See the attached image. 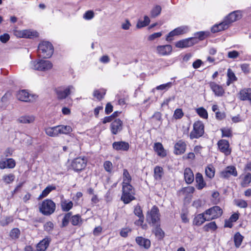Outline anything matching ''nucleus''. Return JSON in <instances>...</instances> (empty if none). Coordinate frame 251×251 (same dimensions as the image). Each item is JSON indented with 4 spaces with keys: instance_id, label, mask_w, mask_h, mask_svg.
I'll return each mask as SVG.
<instances>
[{
    "instance_id": "f257e3e1",
    "label": "nucleus",
    "mask_w": 251,
    "mask_h": 251,
    "mask_svg": "<svg viewBox=\"0 0 251 251\" xmlns=\"http://www.w3.org/2000/svg\"><path fill=\"white\" fill-rule=\"evenodd\" d=\"M53 47L49 42L43 41L38 46V53L40 57L50 58L53 53Z\"/></svg>"
},
{
    "instance_id": "f03ea898",
    "label": "nucleus",
    "mask_w": 251,
    "mask_h": 251,
    "mask_svg": "<svg viewBox=\"0 0 251 251\" xmlns=\"http://www.w3.org/2000/svg\"><path fill=\"white\" fill-rule=\"evenodd\" d=\"M55 203L50 199L43 201L39 206L40 211L46 216L52 214L55 211Z\"/></svg>"
},
{
    "instance_id": "7ed1b4c3",
    "label": "nucleus",
    "mask_w": 251,
    "mask_h": 251,
    "mask_svg": "<svg viewBox=\"0 0 251 251\" xmlns=\"http://www.w3.org/2000/svg\"><path fill=\"white\" fill-rule=\"evenodd\" d=\"M123 193L121 200L124 203L127 204L135 199L134 190L131 185H123Z\"/></svg>"
},
{
    "instance_id": "20e7f679",
    "label": "nucleus",
    "mask_w": 251,
    "mask_h": 251,
    "mask_svg": "<svg viewBox=\"0 0 251 251\" xmlns=\"http://www.w3.org/2000/svg\"><path fill=\"white\" fill-rule=\"evenodd\" d=\"M146 220L150 226L156 225L160 223V214L159 209L156 206H153L146 216Z\"/></svg>"
},
{
    "instance_id": "39448f33",
    "label": "nucleus",
    "mask_w": 251,
    "mask_h": 251,
    "mask_svg": "<svg viewBox=\"0 0 251 251\" xmlns=\"http://www.w3.org/2000/svg\"><path fill=\"white\" fill-rule=\"evenodd\" d=\"M31 67L35 70L47 71L52 68V64L49 60H39L31 62Z\"/></svg>"
},
{
    "instance_id": "423d86ee",
    "label": "nucleus",
    "mask_w": 251,
    "mask_h": 251,
    "mask_svg": "<svg viewBox=\"0 0 251 251\" xmlns=\"http://www.w3.org/2000/svg\"><path fill=\"white\" fill-rule=\"evenodd\" d=\"M207 216V221H209L221 217L223 214V210L218 206H214L204 211Z\"/></svg>"
},
{
    "instance_id": "0eeeda50",
    "label": "nucleus",
    "mask_w": 251,
    "mask_h": 251,
    "mask_svg": "<svg viewBox=\"0 0 251 251\" xmlns=\"http://www.w3.org/2000/svg\"><path fill=\"white\" fill-rule=\"evenodd\" d=\"M204 133V125L202 122L197 121L193 125V129L190 133V138L191 139L199 138L202 136Z\"/></svg>"
},
{
    "instance_id": "6e6552de",
    "label": "nucleus",
    "mask_w": 251,
    "mask_h": 251,
    "mask_svg": "<svg viewBox=\"0 0 251 251\" xmlns=\"http://www.w3.org/2000/svg\"><path fill=\"white\" fill-rule=\"evenodd\" d=\"M87 160L84 157H79L74 159L71 163L72 169L75 171H80L85 168L86 166Z\"/></svg>"
},
{
    "instance_id": "1a4fd4ad",
    "label": "nucleus",
    "mask_w": 251,
    "mask_h": 251,
    "mask_svg": "<svg viewBox=\"0 0 251 251\" xmlns=\"http://www.w3.org/2000/svg\"><path fill=\"white\" fill-rule=\"evenodd\" d=\"M189 27L188 26L184 25L178 27L173 30L171 31L166 36V40L167 41H171L173 39L172 37L175 36H178L180 35L184 34L189 31Z\"/></svg>"
},
{
    "instance_id": "9d476101",
    "label": "nucleus",
    "mask_w": 251,
    "mask_h": 251,
    "mask_svg": "<svg viewBox=\"0 0 251 251\" xmlns=\"http://www.w3.org/2000/svg\"><path fill=\"white\" fill-rule=\"evenodd\" d=\"M14 34L20 38H32L38 36V33L35 31L31 30H16L14 32Z\"/></svg>"
},
{
    "instance_id": "9b49d317",
    "label": "nucleus",
    "mask_w": 251,
    "mask_h": 251,
    "mask_svg": "<svg viewBox=\"0 0 251 251\" xmlns=\"http://www.w3.org/2000/svg\"><path fill=\"white\" fill-rule=\"evenodd\" d=\"M198 42L196 38H189L178 41L176 46L179 48H188L192 46Z\"/></svg>"
},
{
    "instance_id": "f8f14e48",
    "label": "nucleus",
    "mask_w": 251,
    "mask_h": 251,
    "mask_svg": "<svg viewBox=\"0 0 251 251\" xmlns=\"http://www.w3.org/2000/svg\"><path fill=\"white\" fill-rule=\"evenodd\" d=\"M17 98L19 100L25 102H31L35 99V96L30 95L25 90L19 91L17 94Z\"/></svg>"
},
{
    "instance_id": "ddd939ff",
    "label": "nucleus",
    "mask_w": 251,
    "mask_h": 251,
    "mask_svg": "<svg viewBox=\"0 0 251 251\" xmlns=\"http://www.w3.org/2000/svg\"><path fill=\"white\" fill-rule=\"evenodd\" d=\"M74 91L75 87L73 85H69L64 89L58 90L56 91L57 98L60 100L64 99Z\"/></svg>"
},
{
    "instance_id": "4468645a",
    "label": "nucleus",
    "mask_w": 251,
    "mask_h": 251,
    "mask_svg": "<svg viewBox=\"0 0 251 251\" xmlns=\"http://www.w3.org/2000/svg\"><path fill=\"white\" fill-rule=\"evenodd\" d=\"M110 129L113 134H117L123 129V122L119 119L115 120L111 124Z\"/></svg>"
},
{
    "instance_id": "2eb2a0df",
    "label": "nucleus",
    "mask_w": 251,
    "mask_h": 251,
    "mask_svg": "<svg viewBox=\"0 0 251 251\" xmlns=\"http://www.w3.org/2000/svg\"><path fill=\"white\" fill-rule=\"evenodd\" d=\"M218 146L221 151L224 153L225 155H227L231 152L229 149V144L227 141L226 140H221L218 143Z\"/></svg>"
},
{
    "instance_id": "dca6fc26",
    "label": "nucleus",
    "mask_w": 251,
    "mask_h": 251,
    "mask_svg": "<svg viewBox=\"0 0 251 251\" xmlns=\"http://www.w3.org/2000/svg\"><path fill=\"white\" fill-rule=\"evenodd\" d=\"M157 53L161 55H167L170 54L172 51V47L170 45L158 46L156 47Z\"/></svg>"
},
{
    "instance_id": "f3484780",
    "label": "nucleus",
    "mask_w": 251,
    "mask_h": 251,
    "mask_svg": "<svg viewBox=\"0 0 251 251\" xmlns=\"http://www.w3.org/2000/svg\"><path fill=\"white\" fill-rule=\"evenodd\" d=\"M230 176H237V172L234 166L227 167L224 171L221 173V176L223 178H228Z\"/></svg>"
},
{
    "instance_id": "a211bd4d",
    "label": "nucleus",
    "mask_w": 251,
    "mask_h": 251,
    "mask_svg": "<svg viewBox=\"0 0 251 251\" xmlns=\"http://www.w3.org/2000/svg\"><path fill=\"white\" fill-rule=\"evenodd\" d=\"M241 18V12L239 11H236L230 13L225 19V21L229 25L230 24L233 23L236 20L240 19Z\"/></svg>"
},
{
    "instance_id": "6ab92c4d",
    "label": "nucleus",
    "mask_w": 251,
    "mask_h": 251,
    "mask_svg": "<svg viewBox=\"0 0 251 251\" xmlns=\"http://www.w3.org/2000/svg\"><path fill=\"white\" fill-rule=\"evenodd\" d=\"M112 146L113 149L117 151H127L129 147V144L124 141L114 142Z\"/></svg>"
},
{
    "instance_id": "aec40b11",
    "label": "nucleus",
    "mask_w": 251,
    "mask_h": 251,
    "mask_svg": "<svg viewBox=\"0 0 251 251\" xmlns=\"http://www.w3.org/2000/svg\"><path fill=\"white\" fill-rule=\"evenodd\" d=\"M209 85L216 96L220 97L224 94L225 91L223 87L215 82H210Z\"/></svg>"
},
{
    "instance_id": "412c9836",
    "label": "nucleus",
    "mask_w": 251,
    "mask_h": 251,
    "mask_svg": "<svg viewBox=\"0 0 251 251\" xmlns=\"http://www.w3.org/2000/svg\"><path fill=\"white\" fill-rule=\"evenodd\" d=\"M134 213L139 218L138 220L135 222V224L137 226L142 225L144 222V217L141 207L139 205H136L134 208Z\"/></svg>"
},
{
    "instance_id": "4be33fe9",
    "label": "nucleus",
    "mask_w": 251,
    "mask_h": 251,
    "mask_svg": "<svg viewBox=\"0 0 251 251\" xmlns=\"http://www.w3.org/2000/svg\"><path fill=\"white\" fill-rule=\"evenodd\" d=\"M50 240L45 238L41 241L36 246V250L34 251H45L48 247Z\"/></svg>"
},
{
    "instance_id": "5701e85b",
    "label": "nucleus",
    "mask_w": 251,
    "mask_h": 251,
    "mask_svg": "<svg viewBox=\"0 0 251 251\" xmlns=\"http://www.w3.org/2000/svg\"><path fill=\"white\" fill-rule=\"evenodd\" d=\"M186 150L185 143L180 140L178 141L175 145V153L176 154H180L183 153Z\"/></svg>"
},
{
    "instance_id": "b1692460",
    "label": "nucleus",
    "mask_w": 251,
    "mask_h": 251,
    "mask_svg": "<svg viewBox=\"0 0 251 251\" xmlns=\"http://www.w3.org/2000/svg\"><path fill=\"white\" fill-rule=\"evenodd\" d=\"M184 176L185 180L187 184H191L194 181V174L191 169L187 168L185 169Z\"/></svg>"
},
{
    "instance_id": "393cba45",
    "label": "nucleus",
    "mask_w": 251,
    "mask_h": 251,
    "mask_svg": "<svg viewBox=\"0 0 251 251\" xmlns=\"http://www.w3.org/2000/svg\"><path fill=\"white\" fill-rule=\"evenodd\" d=\"M207 216L204 212L202 213L197 215L194 219L193 224L200 226L205 221H207Z\"/></svg>"
},
{
    "instance_id": "a878e982",
    "label": "nucleus",
    "mask_w": 251,
    "mask_h": 251,
    "mask_svg": "<svg viewBox=\"0 0 251 251\" xmlns=\"http://www.w3.org/2000/svg\"><path fill=\"white\" fill-rule=\"evenodd\" d=\"M35 117L33 115H24L20 117L17 121L21 124H30L33 123Z\"/></svg>"
},
{
    "instance_id": "bb28decb",
    "label": "nucleus",
    "mask_w": 251,
    "mask_h": 251,
    "mask_svg": "<svg viewBox=\"0 0 251 251\" xmlns=\"http://www.w3.org/2000/svg\"><path fill=\"white\" fill-rule=\"evenodd\" d=\"M228 26L229 25H227V23L224 21L218 25H214L211 28V31L213 33L219 32L227 28Z\"/></svg>"
},
{
    "instance_id": "cd10ccee",
    "label": "nucleus",
    "mask_w": 251,
    "mask_h": 251,
    "mask_svg": "<svg viewBox=\"0 0 251 251\" xmlns=\"http://www.w3.org/2000/svg\"><path fill=\"white\" fill-rule=\"evenodd\" d=\"M136 242L138 245L144 247L145 249H148L151 246V242L148 239L142 237H137L136 238Z\"/></svg>"
},
{
    "instance_id": "c85d7f7f",
    "label": "nucleus",
    "mask_w": 251,
    "mask_h": 251,
    "mask_svg": "<svg viewBox=\"0 0 251 251\" xmlns=\"http://www.w3.org/2000/svg\"><path fill=\"white\" fill-rule=\"evenodd\" d=\"M58 126L53 127H48L45 128L46 134L50 137H56L59 133L58 131Z\"/></svg>"
},
{
    "instance_id": "c756f323",
    "label": "nucleus",
    "mask_w": 251,
    "mask_h": 251,
    "mask_svg": "<svg viewBox=\"0 0 251 251\" xmlns=\"http://www.w3.org/2000/svg\"><path fill=\"white\" fill-rule=\"evenodd\" d=\"M196 181L197 183L196 187L199 190L202 189L206 185L202 175L199 173L196 175Z\"/></svg>"
},
{
    "instance_id": "7c9ffc66",
    "label": "nucleus",
    "mask_w": 251,
    "mask_h": 251,
    "mask_svg": "<svg viewBox=\"0 0 251 251\" xmlns=\"http://www.w3.org/2000/svg\"><path fill=\"white\" fill-rule=\"evenodd\" d=\"M154 150L159 156L164 157L166 155L164 148L160 143H155L154 145Z\"/></svg>"
},
{
    "instance_id": "2f4dec72",
    "label": "nucleus",
    "mask_w": 251,
    "mask_h": 251,
    "mask_svg": "<svg viewBox=\"0 0 251 251\" xmlns=\"http://www.w3.org/2000/svg\"><path fill=\"white\" fill-rule=\"evenodd\" d=\"M153 227L152 232L154 233L156 236L159 238H163L164 235V232L160 227V223L156 224V225L151 226Z\"/></svg>"
},
{
    "instance_id": "473e14b6",
    "label": "nucleus",
    "mask_w": 251,
    "mask_h": 251,
    "mask_svg": "<svg viewBox=\"0 0 251 251\" xmlns=\"http://www.w3.org/2000/svg\"><path fill=\"white\" fill-rule=\"evenodd\" d=\"M61 206L63 211H68L73 206L72 201L67 200H62L61 202Z\"/></svg>"
},
{
    "instance_id": "72a5a7b5",
    "label": "nucleus",
    "mask_w": 251,
    "mask_h": 251,
    "mask_svg": "<svg viewBox=\"0 0 251 251\" xmlns=\"http://www.w3.org/2000/svg\"><path fill=\"white\" fill-rule=\"evenodd\" d=\"M58 131L60 134H67L72 131V127L69 126L59 125L58 126Z\"/></svg>"
},
{
    "instance_id": "f704fd0d",
    "label": "nucleus",
    "mask_w": 251,
    "mask_h": 251,
    "mask_svg": "<svg viewBox=\"0 0 251 251\" xmlns=\"http://www.w3.org/2000/svg\"><path fill=\"white\" fill-rule=\"evenodd\" d=\"M56 187L54 185L48 186L42 192L41 194L39 196V199H42L46 197L48 195L52 190H55Z\"/></svg>"
},
{
    "instance_id": "c9c22d12",
    "label": "nucleus",
    "mask_w": 251,
    "mask_h": 251,
    "mask_svg": "<svg viewBox=\"0 0 251 251\" xmlns=\"http://www.w3.org/2000/svg\"><path fill=\"white\" fill-rule=\"evenodd\" d=\"M131 180V177L128 171L126 169L124 170L123 172V185H130V182Z\"/></svg>"
},
{
    "instance_id": "e433bc0d",
    "label": "nucleus",
    "mask_w": 251,
    "mask_h": 251,
    "mask_svg": "<svg viewBox=\"0 0 251 251\" xmlns=\"http://www.w3.org/2000/svg\"><path fill=\"white\" fill-rule=\"evenodd\" d=\"M144 21H139L136 24L137 28H141L148 25L150 22V20L147 16H144Z\"/></svg>"
},
{
    "instance_id": "4c0bfd02",
    "label": "nucleus",
    "mask_w": 251,
    "mask_h": 251,
    "mask_svg": "<svg viewBox=\"0 0 251 251\" xmlns=\"http://www.w3.org/2000/svg\"><path fill=\"white\" fill-rule=\"evenodd\" d=\"M71 222L73 226H80L82 223V219L79 215L71 217Z\"/></svg>"
},
{
    "instance_id": "58836bf2",
    "label": "nucleus",
    "mask_w": 251,
    "mask_h": 251,
    "mask_svg": "<svg viewBox=\"0 0 251 251\" xmlns=\"http://www.w3.org/2000/svg\"><path fill=\"white\" fill-rule=\"evenodd\" d=\"M243 239V236L239 232H237L234 237V241L236 247L239 248Z\"/></svg>"
},
{
    "instance_id": "ea45409f",
    "label": "nucleus",
    "mask_w": 251,
    "mask_h": 251,
    "mask_svg": "<svg viewBox=\"0 0 251 251\" xmlns=\"http://www.w3.org/2000/svg\"><path fill=\"white\" fill-rule=\"evenodd\" d=\"M154 177L157 180L161 179L163 175V169L161 167L156 166L154 169Z\"/></svg>"
},
{
    "instance_id": "a19ab883",
    "label": "nucleus",
    "mask_w": 251,
    "mask_h": 251,
    "mask_svg": "<svg viewBox=\"0 0 251 251\" xmlns=\"http://www.w3.org/2000/svg\"><path fill=\"white\" fill-rule=\"evenodd\" d=\"M205 173L207 177L212 178L214 177L215 174L214 167L212 165H209L205 168Z\"/></svg>"
},
{
    "instance_id": "79ce46f5",
    "label": "nucleus",
    "mask_w": 251,
    "mask_h": 251,
    "mask_svg": "<svg viewBox=\"0 0 251 251\" xmlns=\"http://www.w3.org/2000/svg\"><path fill=\"white\" fill-rule=\"evenodd\" d=\"M217 228V226L215 222H211L203 226V229L205 231H208L209 230L214 231Z\"/></svg>"
},
{
    "instance_id": "37998d69",
    "label": "nucleus",
    "mask_w": 251,
    "mask_h": 251,
    "mask_svg": "<svg viewBox=\"0 0 251 251\" xmlns=\"http://www.w3.org/2000/svg\"><path fill=\"white\" fill-rule=\"evenodd\" d=\"M197 114L201 118L207 119L208 118V113L206 110L202 107L196 109Z\"/></svg>"
},
{
    "instance_id": "c03bdc74",
    "label": "nucleus",
    "mask_w": 251,
    "mask_h": 251,
    "mask_svg": "<svg viewBox=\"0 0 251 251\" xmlns=\"http://www.w3.org/2000/svg\"><path fill=\"white\" fill-rule=\"evenodd\" d=\"M251 182V174L247 173L244 176L242 185L243 187H247Z\"/></svg>"
},
{
    "instance_id": "a18cd8bd",
    "label": "nucleus",
    "mask_w": 251,
    "mask_h": 251,
    "mask_svg": "<svg viewBox=\"0 0 251 251\" xmlns=\"http://www.w3.org/2000/svg\"><path fill=\"white\" fill-rule=\"evenodd\" d=\"M161 11V7L159 5H156L151 10V14L152 17L158 16Z\"/></svg>"
},
{
    "instance_id": "49530a36",
    "label": "nucleus",
    "mask_w": 251,
    "mask_h": 251,
    "mask_svg": "<svg viewBox=\"0 0 251 251\" xmlns=\"http://www.w3.org/2000/svg\"><path fill=\"white\" fill-rule=\"evenodd\" d=\"M20 234V230L17 228L12 229L10 232V236L13 239L18 238Z\"/></svg>"
},
{
    "instance_id": "de8ad7c7",
    "label": "nucleus",
    "mask_w": 251,
    "mask_h": 251,
    "mask_svg": "<svg viewBox=\"0 0 251 251\" xmlns=\"http://www.w3.org/2000/svg\"><path fill=\"white\" fill-rule=\"evenodd\" d=\"M235 204L240 208H246L248 206V203L245 200L239 199L234 201Z\"/></svg>"
},
{
    "instance_id": "09e8293b",
    "label": "nucleus",
    "mask_w": 251,
    "mask_h": 251,
    "mask_svg": "<svg viewBox=\"0 0 251 251\" xmlns=\"http://www.w3.org/2000/svg\"><path fill=\"white\" fill-rule=\"evenodd\" d=\"M172 86V83L170 82L168 83H167L166 84H163L160 85L158 86H157L155 89L158 90H168L170 88H171Z\"/></svg>"
},
{
    "instance_id": "8fccbe9b",
    "label": "nucleus",
    "mask_w": 251,
    "mask_h": 251,
    "mask_svg": "<svg viewBox=\"0 0 251 251\" xmlns=\"http://www.w3.org/2000/svg\"><path fill=\"white\" fill-rule=\"evenodd\" d=\"M72 214L71 212H69L65 214L64 218L62 219V226H65L69 224V221L71 219Z\"/></svg>"
},
{
    "instance_id": "3c124183",
    "label": "nucleus",
    "mask_w": 251,
    "mask_h": 251,
    "mask_svg": "<svg viewBox=\"0 0 251 251\" xmlns=\"http://www.w3.org/2000/svg\"><path fill=\"white\" fill-rule=\"evenodd\" d=\"M223 137H229L231 136V130L228 127H225L221 129Z\"/></svg>"
},
{
    "instance_id": "603ef678",
    "label": "nucleus",
    "mask_w": 251,
    "mask_h": 251,
    "mask_svg": "<svg viewBox=\"0 0 251 251\" xmlns=\"http://www.w3.org/2000/svg\"><path fill=\"white\" fill-rule=\"evenodd\" d=\"M94 17V13L92 10L86 11L83 16V18L87 20H89L93 18Z\"/></svg>"
},
{
    "instance_id": "864d4df0",
    "label": "nucleus",
    "mask_w": 251,
    "mask_h": 251,
    "mask_svg": "<svg viewBox=\"0 0 251 251\" xmlns=\"http://www.w3.org/2000/svg\"><path fill=\"white\" fill-rule=\"evenodd\" d=\"M183 116V112L181 109H176L174 112V117L176 119L181 118Z\"/></svg>"
},
{
    "instance_id": "5fc2aeb1",
    "label": "nucleus",
    "mask_w": 251,
    "mask_h": 251,
    "mask_svg": "<svg viewBox=\"0 0 251 251\" xmlns=\"http://www.w3.org/2000/svg\"><path fill=\"white\" fill-rule=\"evenodd\" d=\"M103 166L104 169L107 172L110 173L112 171L113 165L110 161H106L104 163Z\"/></svg>"
},
{
    "instance_id": "6e6d98bb",
    "label": "nucleus",
    "mask_w": 251,
    "mask_h": 251,
    "mask_svg": "<svg viewBox=\"0 0 251 251\" xmlns=\"http://www.w3.org/2000/svg\"><path fill=\"white\" fill-rule=\"evenodd\" d=\"M131 25L128 19H126L121 25V27L124 30H128Z\"/></svg>"
},
{
    "instance_id": "4d7b16f0",
    "label": "nucleus",
    "mask_w": 251,
    "mask_h": 251,
    "mask_svg": "<svg viewBox=\"0 0 251 251\" xmlns=\"http://www.w3.org/2000/svg\"><path fill=\"white\" fill-rule=\"evenodd\" d=\"M15 176L12 174H9L3 176L4 181L7 184L11 183L14 179Z\"/></svg>"
},
{
    "instance_id": "13d9d810",
    "label": "nucleus",
    "mask_w": 251,
    "mask_h": 251,
    "mask_svg": "<svg viewBox=\"0 0 251 251\" xmlns=\"http://www.w3.org/2000/svg\"><path fill=\"white\" fill-rule=\"evenodd\" d=\"M162 33L161 32L154 33L149 35L148 39L149 41H152L156 38L161 37L162 36Z\"/></svg>"
},
{
    "instance_id": "bf43d9fd",
    "label": "nucleus",
    "mask_w": 251,
    "mask_h": 251,
    "mask_svg": "<svg viewBox=\"0 0 251 251\" xmlns=\"http://www.w3.org/2000/svg\"><path fill=\"white\" fill-rule=\"evenodd\" d=\"M239 55V53L236 50L229 51L227 56L229 58L235 59L237 58Z\"/></svg>"
},
{
    "instance_id": "052dcab7",
    "label": "nucleus",
    "mask_w": 251,
    "mask_h": 251,
    "mask_svg": "<svg viewBox=\"0 0 251 251\" xmlns=\"http://www.w3.org/2000/svg\"><path fill=\"white\" fill-rule=\"evenodd\" d=\"M15 161L12 158L6 159V165L7 168H13L15 166Z\"/></svg>"
},
{
    "instance_id": "680f3d73",
    "label": "nucleus",
    "mask_w": 251,
    "mask_h": 251,
    "mask_svg": "<svg viewBox=\"0 0 251 251\" xmlns=\"http://www.w3.org/2000/svg\"><path fill=\"white\" fill-rule=\"evenodd\" d=\"M53 224L51 222H48L44 225V229L45 230L50 232L52 230Z\"/></svg>"
},
{
    "instance_id": "e2e57ef3",
    "label": "nucleus",
    "mask_w": 251,
    "mask_h": 251,
    "mask_svg": "<svg viewBox=\"0 0 251 251\" xmlns=\"http://www.w3.org/2000/svg\"><path fill=\"white\" fill-rule=\"evenodd\" d=\"M10 39V36L7 33H4L0 36V41L3 43H6Z\"/></svg>"
},
{
    "instance_id": "0e129e2a",
    "label": "nucleus",
    "mask_w": 251,
    "mask_h": 251,
    "mask_svg": "<svg viewBox=\"0 0 251 251\" xmlns=\"http://www.w3.org/2000/svg\"><path fill=\"white\" fill-rule=\"evenodd\" d=\"M227 76L228 79L232 80V81H234L236 80V77L234 73L230 69L227 71Z\"/></svg>"
},
{
    "instance_id": "69168bd1",
    "label": "nucleus",
    "mask_w": 251,
    "mask_h": 251,
    "mask_svg": "<svg viewBox=\"0 0 251 251\" xmlns=\"http://www.w3.org/2000/svg\"><path fill=\"white\" fill-rule=\"evenodd\" d=\"M130 231L131 229L130 228H123L120 231V235L123 237H126L127 236L128 233Z\"/></svg>"
},
{
    "instance_id": "338daca9",
    "label": "nucleus",
    "mask_w": 251,
    "mask_h": 251,
    "mask_svg": "<svg viewBox=\"0 0 251 251\" xmlns=\"http://www.w3.org/2000/svg\"><path fill=\"white\" fill-rule=\"evenodd\" d=\"M225 113L224 112H221L217 111L216 112V117L217 119L221 120L225 118Z\"/></svg>"
},
{
    "instance_id": "774afa93",
    "label": "nucleus",
    "mask_w": 251,
    "mask_h": 251,
    "mask_svg": "<svg viewBox=\"0 0 251 251\" xmlns=\"http://www.w3.org/2000/svg\"><path fill=\"white\" fill-rule=\"evenodd\" d=\"M202 62L200 59H197L193 63V67L195 69L199 68L201 65Z\"/></svg>"
}]
</instances>
